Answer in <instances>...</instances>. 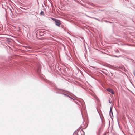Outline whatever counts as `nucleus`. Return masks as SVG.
Returning a JSON list of instances; mask_svg holds the SVG:
<instances>
[{
    "instance_id": "39448f33",
    "label": "nucleus",
    "mask_w": 135,
    "mask_h": 135,
    "mask_svg": "<svg viewBox=\"0 0 135 135\" xmlns=\"http://www.w3.org/2000/svg\"><path fill=\"white\" fill-rule=\"evenodd\" d=\"M45 32L44 31H43L42 32V31H40L39 33H37V34H38L39 35L42 36H43L44 35V34H43V33Z\"/></svg>"
},
{
    "instance_id": "20e7f679",
    "label": "nucleus",
    "mask_w": 135,
    "mask_h": 135,
    "mask_svg": "<svg viewBox=\"0 0 135 135\" xmlns=\"http://www.w3.org/2000/svg\"><path fill=\"white\" fill-rule=\"evenodd\" d=\"M56 93H60V94H62L64 95H65L66 96V97H69V98H70V99H74L72 98H71L70 96H69V95H67L66 94H64V93H59L58 92H56Z\"/></svg>"
},
{
    "instance_id": "7ed1b4c3",
    "label": "nucleus",
    "mask_w": 135,
    "mask_h": 135,
    "mask_svg": "<svg viewBox=\"0 0 135 135\" xmlns=\"http://www.w3.org/2000/svg\"><path fill=\"white\" fill-rule=\"evenodd\" d=\"M107 91L108 92L111 93L112 94H114V92L113 91V90L109 88H108L107 89Z\"/></svg>"
},
{
    "instance_id": "2eb2a0df",
    "label": "nucleus",
    "mask_w": 135,
    "mask_h": 135,
    "mask_svg": "<svg viewBox=\"0 0 135 135\" xmlns=\"http://www.w3.org/2000/svg\"><path fill=\"white\" fill-rule=\"evenodd\" d=\"M109 102L110 103H111V101H110V100H109Z\"/></svg>"
},
{
    "instance_id": "f257e3e1",
    "label": "nucleus",
    "mask_w": 135,
    "mask_h": 135,
    "mask_svg": "<svg viewBox=\"0 0 135 135\" xmlns=\"http://www.w3.org/2000/svg\"><path fill=\"white\" fill-rule=\"evenodd\" d=\"M55 25L56 26L59 27L61 24L60 21L59 20L54 19Z\"/></svg>"
},
{
    "instance_id": "6e6552de",
    "label": "nucleus",
    "mask_w": 135,
    "mask_h": 135,
    "mask_svg": "<svg viewBox=\"0 0 135 135\" xmlns=\"http://www.w3.org/2000/svg\"><path fill=\"white\" fill-rule=\"evenodd\" d=\"M25 47L26 48L28 49H32V47L30 46H25Z\"/></svg>"
},
{
    "instance_id": "f3484780",
    "label": "nucleus",
    "mask_w": 135,
    "mask_h": 135,
    "mask_svg": "<svg viewBox=\"0 0 135 135\" xmlns=\"http://www.w3.org/2000/svg\"><path fill=\"white\" fill-rule=\"evenodd\" d=\"M81 135H82V134H81Z\"/></svg>"
},
{
    "instance_id": "4468645a",
    "label": "nucleus",
    "mask_w": 135,
    "mask_h": 135,
    "mask_svg": "<svg viewBox=\"0 0 135 135\" xmlns=\"http://www.w3.org/2000/svg\"><path fill=\"white\" fill-rule=\"evenodd\" d=\"M114 56V57H117V58L119 57V56Z\"/></svg>"
},
{
    "instance_id": "9d476101",
    "label": "nucleus",
    "mask_w": 135,
    "mask_h": 135,
    "mask_svg": "<svg viewBox=\"0 0 135 135\" xmlns=\"http://www.w3.org/2000/svg\"><path fill=\"white\" fill-rule=\"evenodd\" d=\"M112 112V107H110V110L109 111V112Z\"/></svg>"
},
{
    "instance_id": "1a4fd4ad",
    "label": "nucleus",
    "mask_w": 135,
    "mask_h": 135,
    "mask_svg": "<svg viewBox=\"0 0 135 135\" xmlns=\"http://www.w3.org/2000/svg\"><path fill=\"white\" fill-rule=\"evenodd\" d=\"M40 14L41 15L44 16V13L43 11H41L40 13Z\"/></svg>"
},
{
    "instance_id": "ddd939ff",
    "label": "nucleus",
    "mask_w": 135,
    "mask_h": 135,
    "mask_svg": "<svg viewBox=\"0 0 135 135\" xmlns=\"http://www.w3.org/2000/svg\"><path fill=\"white\" fill-rule=\"evenodd\" d=\"M91 18H93V19H95L98 20H99L98 19H97L96 18H94V17H91Z\"/></svg>"
},
{
    "instance_id": "f8f14e48",
    "label": "nucleus",
    "mask_w": 135,
    "mask_h": 135,
    "mask_svg": "<svg viewBox=\"0 0 135 135\" xmlns=\"http://www.w3.org/2000/svg\"><path fill=\"white\" fill-rule=\"evenodd\" d=\"M91 18H93V19H95L98 20H99L98 19H97L96 18H94V17H91Z\"/></svg>"
},
{
    "instance_id": "423d86ee",
    "label": "nucleus",
    "mask_w": 135,
    "mask_h": 135,
    "mask_svg": "<svg viewBox=\"0 0 135 135\" xmlns=\"http://www.w3.org/2000/svg\"><path fill=\"white\" fill-rule=\"evenodd\" d=\"M41 65H39L37 68V72L38 73H40V71L41 70Z\"/></svg>"
},
{
    "instance_id": "dca6fc26",
    "label": "nucleus",
    "mask_w": 135,
    "mask_h": 135,
    "mask_svg": "<svg viewBox=\"0 0 135 135\" xmlns=\"http://www.w3.org/2000/svg\"><path fill=\"white\" fill-rule=\"evenodd\" d=\"M27 50H28V51H30V50H29L28 49H27Z\"/></svg>"
},
{
    "instance_id": "0eeeda50",
    "label": "nucleus",
    "mask_w": 135,
    "mask_h": 135,
    "mask_svg": "<svg viewBox=\"0 0 135 135\" xmlns=\"http://www.w3.org/2000/svg\"><path fill=\"white\" fill-rule=\"evenodd\" d=\"M109 114L110 116V117L111 118H112V117H113V113L112 112H109Z\"/></svg>"
},
{
    "instance_id": "f03ea898",
    "label": "nucleus",
    "mask_w": 135,
    "mask_h": 135,
    "mask_svg": "<svg viewBox=\"0 0 135 135\" xmlns=\"http://www.w3.org/2000/svg\"><path fill=\"white\" fill-rule=\"evenodd\" d=\"M91 95V96H92L93 97H94V98H95L97 100H98V97L96 96V95H95V94L94 93L93 94L91 93L90 92L89 93Z\"/></svg>"
},
{
    "instance_id": "9b49d317",
    "label": "nucleus",
    "mask_w": 135,
    "mask_h": 135,
    "mask_svg": "<svg viewBox=\"0 0 135 135\" xmlns=\"http://www.w3.org/2000/svg\"><path fill=\"white\" fill-rule=\"evenodd\" d=\"M55 89L57 90H60V89L59 88H57L56 87H55Z\"/></svg>"
}]
</instances>
